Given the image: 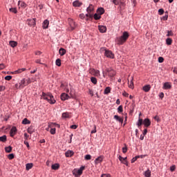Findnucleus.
<instances>
[{
    "mask_svg": "<svg viewBox=\"0 0 177 177\" xmlns=\"http://www.w3.org/2000/svg\"><path fill=\"white\" fill-rule=\"evenodd\" d=\"M82 5V3L80 2V1L76 0L73 3V6H75V8H80Z\"/></svg>",
    "mask_w": 177,
    "mask_h": 177,
    "instance_id": "obj_16",
    "label": "nucleus"
},
{
    "mask_svg": "<svg viewBox=\"0 0 177 177\" xmlns=\"http://www.w3.org/2000/svg\"><path fill=\"white\" fill-rule=\"evenodd\" d=\"M35 63H37L39 64H44V66H45L46 67H48V65H46L45 64H43V63H41V59H36Z\"/></svg>",
    "mask_w": 177,
    "mask_h": 177,
    "instance_id": "obj_44",
    "label": "nucleus"
},
{
    "mask_svg": "<svg viewBox=\"0 0 177 177\" xmlns=\"http://www.w3.org/2000/svg\"><path fill=\"white\" fill-rule=\"evenodd\" d=\"M32 167H34V165L32 163H27L26 165V171H30V169H31V168H32Z\"/></svg>",
    "mask_w": 177,
    "mask_h": 177,
    "instance_id": "obj_28",
    "label": "nucleus"
},
{
    "mask_svg": "<svg viewBox=\"0 0 177 177\" xmlns=\"http://www.w3.org/2000/svg\"><path fill=\"white\" fill-rule=\"evenodd\" d=\"M171 86L169 82H165L163 85V89H171Z\"/></svg>",
    "mask_w": 177,
    "mask_h": 177,
    "instance_id": "obj_24",
    "label": "nucleus"
},
{
    "mask_svg": "<svg viewBox=\"0 0 177 177\" xmlns=\"http://www.w3.org/2000/svg\"><path fill=\"white\" fill-rule=\"evenodd\" d=\"M5 151L6 153H11L12 152V147H10V146L6 147L5 148Z\"/></svg>",
    "mask_w": 177,
    "mask_h": 177,
    "instance_id": "obj_39",
    "label": "nucleus"
},
{
    "mask_svg": "<svg viewBox=\"0 0 177 177\" xmlns=\"http://www.w3.org/2000/svg\"><path fill=\"white\" fill-rule=\"evenodd\" d=\"M101 177H110L109 174H102Z\"/></svg>",
    "mask_w": 177,
    "mask_h": 177,
    "instance_id": "obj_64",
    "label": "nucleus"
},
{
    "mask_svg": "<svg viewBox=\"0 0 177 177\" xmlns=\"http://www.w3.org/2000/svg\"><path fill=\"white\" fill-rule=\"evenodd\" d=\"M84 169H85L84 166H82L79 169H75L73 170V175H74L75 177L81 176L82 175V172L84 171Z\"/></svg>",
    "mask_w": 177,
    "mask_h": 177,
    "instance_id": "obj_4",
    "label": "nucleus"
},
{
    "mask_svg": "<svg viewBox=\"0 0 177 177\" xmlns=\"http://www.w3.org/2000/svg\"><path fill=\"white\" fill-rule=\"evenodd\" d=\"M144 92H149V91H150V89H151V86H150V84H147L143 86L142 88Z\"/></svg>",
    "mask_w": 177,
    "mask_h": 177,
    "instance_id": "obj_21",
    "label": "nucleus"
},
{
    "mask_svg": "<svg viewBox=\"0 0 177 177\" xmlns=\"http://www.w3.org/2000/svg\"><path fill=\"white\" fill-rule=\"evenodd\" d=\"M174 36V33L171 32V30H168L167 31V37H172Z\"/></svg>",
    "mask_w": 177,
    "mask_h": 177,
    "instance_id": "obj_47",
    "label": "nucleus"
},
{
    "mask_svg": "<svg viewBox=\"0 0 177 177\" xmlns=\"http://www.w3.org/2000/svg\"><path fill=\"white\" fill-rule=\"evenodd\" d=\"M9 45H10L12 48H16V46H17V41H10Z\"/></svg>",
    "mask_w": 177,
    "mask_h": 177,
    "instance_id": "obj_26",
    "label": "nucleus"
},
{
    "mask_svg": "<svg viewBox=\"0 0 177 177\" xmlns=\"http://www.w3.org/2000/svg\"><path fill=\"white\" fill-rule=\"evenodd\" d=\"M62 118H70V113L66 112L62 113Z\"/></svg>",
    "mask_w": 177,
    "mask_h": 177,
    "instance_id": "obj_37",
    "label": "nucleus"
},
{
    "mask_svg": "<svg viewBox=\"0 0 177 177\" xmlns=\"http://www.w3.org/2000/svg\"><path fill=\"white\" fill-rule=\"evenodd\" d=\"M101 52H104V55L106 57H109V59H114V53H113L111 50L102 48Z\"/></svg>",
    "mask_w": 177,
    "mask_h": 177,
    "instance_id": "obj_3",
    "label": "nucleus"
},
{
    "mask_svg": "<svg viewBox=\"0 0 177 177\" xmlns=\"http://www.w3.org/2000/svg\"><path fill=\"white\" fill-rule=\"evenodd\" d=\"M158 62L159 63H162L164 62V58L162 57H159Z\"/></svg>",
    "mask_w": 177,
    "mask_h": 177,
    "instance_id": "obj_56",
    "label": "nucleus"
},
{
    "mask_svg": "<svg viewBox=\"0 0 177 177\" xmlns=\"http://www.w3.org/2000/svg\"><path fill=\"white\" fill-rule=\"evenodd\" d=\"M93 10H95V8L93 7V5L92 4H90L89 6L86 8L87 13L92 14V12H93Z\"/></svg>",
    "mask_w": 177,
    "mask_h": 177,
    "instance_id": "obj_13",
    "label": "nucleus"
},
{
    "mask_svg": "<svg viewBox=\"0 0 177 177\" xmlns=\"http://www.w3.org/2000/svg\"><path fill=\"white\" fill-rule=\"evenodd\" d=\"M158 13H159V15H164V9H162V8H160V9H159L158 10Z\"/></svg>",
    "mask_w": 177,
    "mask_h": 177,
    "instance_id": "obj_54",
    "label": "nucleus"
},
{
    "mask_svg": "<svg viewBox=\"0 0 177 177\" xmlns=\"http://www.w3.org/2000/svg\"><path fill=\"white\" fill-rule=\"evenodd\" d=\"M93 17L95 19V20H100V19H102V15L97 14V13H95L94 15H93Z\"/></svg>",
    "mask_w": 177,
    "mask_h": 177,
    "instance_id": "obj_31",
    "label": "nucleus"
},
{
    "mask_svg": "<svg viewBox=\"0 0 177 177\" xmlns=\"http://www.w3.org/2000/svg\"><path fill=\"white\" fill-rule=\"evenodd\" d=\"M92 156L91 155H86L85 156V160H91Z\"/></svg>",
    "mask_w": 177,
    "mask_h": 177,
    "instance_id": "obj_53",
    "label": "nucleus"
},
{
    "mask_svg": "<svg viewBox=\"0 0 177 177\" xmlns=\"http://www.w3.org/2000/svg\"><path fill=\"white\" fill-rule=\"evenodd\" d=\"M103 161V156H99L95 160V164H99V162H102Z\"/></svg>",
    "mask_w": 177,
    "mask_h": 177,
    "instance_id": "obj_30",
    "label": "nucleus"
},
{
    "mask_svg": "<svg viewBox=\"0 0 177 177\" xmlns=\"http://www.w3.org/2000/svg\"><path fill=\"white\" fill-rule=\"evenodd\" d=\"M153 118L157 122H160V118L158 116L156 115Z\"/></svg>",
    "mask_w": 177,
    "mask_h": 177,
    "instance_id": "obj_61",
    "label": "nucleus"
},
{
    "mask_svg": "<svg viewBox=\"0 0 177 177\" xmlns=\"http://www.w3.org/2000/svg\"><path fill=\"white\" fill-rule=\"evenodd\" d=\"M91 133H96V125H94V129L91 131Z\"/></svg>",
    "mask_w": 177,
    "mask_h": 177,
    "instance_id": "obj_63",
    "label": "nucleus"
},
{
    "mask_svg": "<svg viewBox=\"0 0 177 177\" xmlns=\"http://www.w3.org/2000/svg\"><path fill=\"white\" fill-rule=\"evenodd\" d=\"M0 142H6V136H3L0 137Z\"/></svg>",
    "mask_w": 177,
    "mask_h": 177,
    "instance_id": "obj_41",
    "label": "nucleus"
},
{
    "mask_svg": "<svg viewBox=\"0 0 177 177\" xmlns=\"http://www.w3.org/2000/svg\"><path fill=\"white\" fill-rule=\"evenodd\" d=\"M127 151H128V148L127 147H123L122 153H124L125 154V153H127Z\"/></svg>",
    "mask_w": 177,
    "mask_h": 177,
    "instance_id": "obj_55",
    "label": "nucleus"
},
{
    "mask_svg": "<svg viewBox=\"0 0 177 177\" xmlns=\"http://www.w3.org/2000/svg\"><path fill=\"white\" fill-rule=\"evenodd\" d=\"M143 124H144L145 127L148 128V127H150V125H151V122L150 121V119L146 118L144 120Z\"/></svg>",
    "mask_w": 177,
    "mask_h": 177,
    "instance_id": "obj_8",
    "label": "nucleus"
},
{
    "mask_svg": "<svg viewBox=\"0 0 177 177\" xmlns=\"http://www.w3.org/2000/svg\"><path fill=\"white\" fill-rule=\"evenodd\" d=\"M86 17L92 19V17H93V15L88 12L87 14H86Z\"/></svg>",
    "mask_w": 177,
    "mask_h": 177,
    "instance_id": "obj_52",
    "label": "nucleus"
},
{
    "mask_svg": "<svg viewBox=\"0 0 177 177\" xmlns=\"http://www.w3.org/2000/svg\"><path fill=\"white\" fill-rule=\"evenodd\" d=\"M24 145H26V147L28 148V150H30V144L28 143V142H27V140H25L24 142Z\"/></svg>",
    "mask_w": 177,
    "mask_h": 177,
    "instance_id": "obj_49",
    "label": "nucleus"
},
{
    "mask_svg": "<svg viewBox=\"0 0 177 177\" xmlns=\"http://www.w3.org/2000/svg\"><path fill=\"white\" fill-rule=\"evenodd\" d=\"M122 111H124V110L122 109V106L120 105V106H119V107L118 108V113H122Z\"/></svg>",
    "mask_w": 177,
    "mask_h": 177,
    "instance_id": "obj_45",
    "label": "nucleus"
},
{
    "mask_svg": "<svg viewBox=\"0 0 177 177\" xmlns=\"http://www.w3.org/2000/svg\"><path fill=\"white\" fill-rule=\"evenodd\" d=\"M114 120H116V121H118L120 122V124H122L124 122V118H120V116L115 115L113 116Z\"/></svg>",
    "mask_w": 177,
    "mask_h": 177,
    "instance_id": "obj_14",
    "label": "nucleus"
},
{
    "mask_svg": "<svg viewBox=\"0 0 177 177\" xmlns=\"http://www.w3.org/2000/svg\"><path fill=\"white\" fill-rule=\"evenodd\" d=\"M145 177H151V171L148 169L145 172Z\"/></svg>",
    "mask_w": 177,
    "mask_h": 177,
    "instance_id": "obj_32",
    "label": "nucleus"
},
{
    "mask_svg": "<svg viewBox=\"0 0 177 177\" xmlns=\"http://www.w3.org/2000/svg\"><path fill=\"white\" fill-rule=\"evenodd\" d=\"M35 129H34V127L30 126V127L28 128L27 129V132L28 133H30V135L32 133H34Z\"/></svg>",
    "mask_w": 177,
    "mask_h": 177,
    "instance_id": "obj_27",
    "label": "nucleus"
},
{
    "mask_svg": "<svg viewBox=\"0 0 177 177\" xmlns=\"http://www.w3.org/2000/svg\"><path fill=\"white\" fill-rule=\"evenodd\" d=\"M4 80H6V81H10V80H12V76L11 75H7L4 77Z\"/></svg>",
    "mask_w": 177,
    "mask_h": 177,
    "instance_id": "obj_46",
    "label": "nucleus"
},
{
    "mask_svg": "<svg viewBox=\"0 0 177 177\" xmlns=\"http://www.w3.org/2000/svg\"><path fill=\"white\" fill-rule=\"evenodd\" d=\"M162 20H164V21H166V20H168V15H165L162 17Z\"/></svg>",
    "mask_w": 177,
    "mask_h": 177,
    "instance_id": "obj_59",
    "label": "nucleus"
},
{
    "mask_svg": "<svg viewBox=\"0 0 177 177\" xmlns=\"http://www.w3.org/2000/svg\"><path fill=\"white\" fill-rule=\"evenodd\" d=\"M138 158H140V156H137L133 158L131 160V162L133 164V162H135V161H136V160H138Z\"/></svg>",
    "mask_w": 177,
    "mask_h": 177,
    "instance_id": "obj_43",
    "label": "nucleus"
},
{
    "mask_svg": "<svg viewBox=\"0 0 177 177\" xmlns=\"http://www.w3.org/2000/svg\"><path fill=\"white\" fill-rule=\"evenodd\" d=\"M105 74L106 75H109V77H114V75H115V71L111 68H106Z\"/></svg>",
    "mask_w": 177,
    "mask_h": 177,
    "instance_id": "obj_5",
    "label": "nucleus"
},
{
    "mask_svg": "<svg viewBox=\"0 0 177 177\" xmlns=\"http://www.w3.org/2000/svg\"><path fill=\"white\" fill-rule=\"evenodd\" d=\"M99 31L101 32L102 34L107 31V27L104 26H98Z\"/></svg>",
    "mask_w": 177,
    "mask_h": 177,
    "instance_id": "obj_11",
    "label": "nucleus"
},
{
    "mask_svg": "<svg viewBox=\"0 0 177 177\" xmlns=\"http://www.w3.org/2000/svg\"><path fill=\"white\" fill-rule=\"evenodd\" d=\"M18 5L19 8H22L23 9H26V8H27V4L23 1H19Z\"/></svg>",
    "mask_w": 177,
    "mask_h": 177,
    "instance_id": "obj_23",
    "label": "nucleus"
},
{
    "mask_svg": "<svg viewBox=\"0 0 177 177\" xmlns=\"http://www.w3.org/2000/svg\"><path fill=\"white\" fill-rule=\"evenodd\" d=\"M129 38V33L127 31H124L122 33V35L120 36L119 38H118V44L123 45V44H125V42H127Z\"/></svg>",
    "mask_w": 177,
    "mask_h": 177,
    "instance_id": "obj_2",
    "label": "nucleus"
},
{
    "mask_svg": "<svg viewBox=\"0 0 177 177\" xmlns=\"http://www.w3.org/2000/svg\"><path fill=\"white\" fill-rule=\"evenodd\" d=\"M24 71H26V68H19L14 72H12V74H21Z\"/></svg>",
    "mask_w": 177,
    "mask_h": 177,
    "instance_id": "obj_15",
    "label": "nucleus"
},
{
    "mask_svg": "<svg viewBox=\"0 0 177 177\" xmlns=\"http://www.w3.org/2000/svg\"><path fill=\"white\" fill-rule=\"evenodd\" d=\"M41 99H44V100H47L50 104H55L56 103V100L53 97V95L50 93H42Z\"/></svg>",
    "mask_w": 177,
    "mask_h": 177,
    "instance_id": "obj_1",
    "label": "nucleus"
},
{
    "mask_svg": "<svg viewBox=\"0 0 177 177\" xmlns=\"http://www.w3.org/2000/svg\"><path fill=\"white\" fill-rule=\"evenodd\" d=\"M10 12H12V13H17V10L15 8H10Z\"/></svg>",
    "mask_w": 177,
    "mask_h": 177,
    "instance_id": "obj_48",
    "label": "nucleus"
},
{
    "mask_svg": "<svg viewBox=\"0 0 177 177\" xmlns=\"http://www.w3.org/2000/svg\"><path fill=\"white\" fill-rule=\"evenodd\" d=\"M8 158L9 160H13V158H15V155L13 153L9 154Z\"/></svg>",
    "mask_w": 177,
    "mask_h": 177,
    "instance_id": "obj_51",
    "label": "nucleus"
},
{
    "mask_svg": "<svg viewBox=\"0 0 177 177\" xmlns=\"http://www.w3.org/2000/svg\"><path fill=\"white\" fill-rule=\"evenodd\" d=\"M59 53L60 56H64L66 55V49L62 48L59 50Z\"/></svg>",
    "mask_w": 177,
    "mask_h": 177,
    "instance_id": "obj_29",
    "label": "nucleus"
},
{
    "mask_svg": "<svg viewBox=\"0 0 177 177\" xmlns=\"http://www.w3.org/2000/svg\"><path fill=\"white\" fill-rule=\"evenodd\" d=\"M131 80L129 82H128V85H129V88H130L131 89H133V77H131Z\"/></svg>",
    "mask_w": 177,
    "mask_h": 177,
    "instance_id": "obj_18",
    "label": "nucleus"
},
{
    "mask_svg": "<svg viewBox=\"0 0 177 177\" xmlns=\"http://www.w3.org/2000/svg\"><path fill=\"white\" fill-rule=\"evenodd\" d=\"M19 89H23L24 86H26L27 84H26V79H23L21 80V82L19 83Z\"/></svg>",
    "mask_w": 177,
    "mask_h": 177,
    "instance_id": "obj_9",
    "label": "nucleus"
},
{
    "mask_svg": "<svg viewBox=\"0 0 177 177\" xmlns=\"http://www.w3.org/2000/svg\"><path fill=\"white\" fill-rule=\"evenodd\" d=\"M143 124V119H141L140 118H139L137 125L138 127V128H140V126H142Z\"/></svg>",
    "mask_w": 177,
    "mask_h": 177,
    "instance_id": "obj_35",
    "label": "nucleus"
},
{
    "mask_svg": "<svg viewBox=\"0 0 177 177\" xmlns=\"http://www.w3.org/2000/svg\"><path fill=\"white\" fill-rule=\"evenodd\" d=\"M110 92H111V88L110 87H106L105 89H104V95H109V93H110Z\"/></svg>",
    "mask_w": 177,
    "mask_h": 177,
    "instance_id": "obj_34",
    "label": "nucleus"
},
{
    "mask_svg": "<svg viewBox=\"0 0 177 177\" xmlns=\"http://www.w3.org/2000/svg\"><path fill=\"white\" fill-rule=\"evenodd\" d=\"M55 64L56 66H57L58 67H60V66H62V59H57L55 61Z\"/></svg>",
    "mask_w": 177,
    "mask_h": 177,
    "instance_id": "obj_36",
    "label": "nucleus"
},
{
    "mask_svg": "<svg viewBox=\"0 0 177 177\" xmlns=\"http://www.w3.org/2000/svg\"><path fill=\"white\" fill-rule=\"evenodd\" d=\"M50 133L51 135H55L56 133V128H51L50 130Z\"/></svg>",
    "mask_w": 177,
    "mask_h": 177,
    "instance_id": "obj_42",
    "label": "nucleus"
},
{
    "mask_svg": "<svg viewBox=\"0 0 177 177\" xmlns=\"http://www.w3.org/2000/svg\"><path fill=\"white\" fill-rule=\"evenodd\" d=\"M70 97V96H68L66 93H63L61 95V100H67V99H68Z\"/></svg>",
    "mask_w": 177,
    "mask_h": 177,
    "instance_id": "obj_19",
    "label": "nucleus"
},
{
    "mask_svg": "<svg viewBox=\"0 0 177 177\" xmlns=\"http://www.w3.org/2000/svg\"><path fill=\"white\" fill-rule=\"evenodd\" d=\"M113 3H114V5H118L120 3V2L118 1V0H111Z\"/></svg>",
    "mask_w": 177,
    "mask_h": 177,
    "instance_id": "obj_57",
    "label": "nucleus"
},
{
    "mask_svg": "<svg viewBox=\"0 0 177 177\" xmlns=\"http://www.w3.org/2000/svg\"><path fill=\"white\" fill-rule=\"evenodd\" d=\"M176 168V167H175V165H173L170 167V171H171V172H174V171H175Z\"/></svg>",
    "mask_w": 177,
    "mask_h": 177,
    "instance_id": "obj_60",
    "label": "nucleus"
},
{
    "mask_svg": "<svg viewBox=\"0 0 177 177\" xmlns=\"http://www.w3.org/2000/svg\"><path fill=\"white\" fill-rule=\"evenodd\" d=\"M24 136L25 140H28V138H30V136L28 134H27V133H25L24 134Z\"/></svg>",
    "mask_w": 177,
    "mask_h": 177,
    "instance_id": "obj_50",
    "label": "nucleus"
},
{
    "mask_svg": "<svg viewBox=\"0 0 177 177\" xmlns=\"http://www.w3.org/2000/svg\"><path fill=\"white\" fill-rule=\"evenodd\" d=\"M22 124L24 125H27L28 124H31V122H30V120H28V119L27 118H24L22 121Z\"/></svg>",
    "mask_w": 177,
    "mask_h": 177,
    "instance_id": "obj_33",
    "label": "nucleus"
},
{
    "mask_svg": "<svg viewBox=\"0 0 177 177\" xmlns=\"http://www.w3.org/2000/svg\"><path fill=\"white\" fill-rule=\"evenodd\" d=\"M14 89H20L19 88V84H16L14 86Z\"/></svg>",
    "mask_w": 177,
    "mask_h": 177,
    "instance_id": "obj_62",
    "label": "nucleus"
},
{
    "mask_svg": "<svg viewBox=\"0 0 177 177\" xmlns=\"http://www.w3.org/2000/svg\"><path fill=\"white\" fill-rule=\"evenodd\" d=\"M35 53L37 56H39L40 55H42V52H41L40 50H37Z\"/></svg>",
    "mask_w": 177,
    "mask_h": 177,
    "instance_id": "obj_58",
    "label": "nucleus"
},
{
    "mask_svg": "<svg viewBox=\"0 0 177 177\" xmlns=\"http://www.w3.org/2000/svg\"><path fill=\"white\" fill-rule=\"evenodd\" d=\"M51 168L52 169H54V171H57V169L60 168V165H59V163H55L54 165H52Z\"/></svg>",
    "mask_w": 177,
    "mask_h": 177,
    "instance_id": "obj_22",
    "label": "nucleus"
},
{
    "mask_svg": "<svg viewBox=\"0 0 177 177\" xmlns=\"http://www.w3.org/2000/svg\"><path fill=\"white\" fill-rule=\"evenodd\" d=\"M91 81L93 84H94L95 85H96V84H97V80L96 79V77H92L91 78Z\"/></svg>",
    "mask_w": 177,
    "mask_h": 177,
    "instance_id": "obj_38",
    "label": "nucleus"
},
{
    "mask_svg": "<svg viewBox=\"0 0 177 177\" xmlns=\"http://www.w3.org/2000/svg\"><path fill=\"white\" fill-rule=\"evenodd\" d=\"M166 44H167V45H172V39L167 38L166 39Z\"/></svg>",
    "mask_w": 177,
    "mask_h": 177,
    "instance_id": "obj_40",
    "label": "nucleus"
},
{
    "mask_svg": "<svg viewBox=\"0 0 177 177\" xmlns=\"http://www.w3.org/2000/svg\"><path fill=\"white\" fill-rule=\"evenodd\" d=\"M65 156L66 157H73V156H74V151L68 150L66 152Z\"/></svg>",
    "mask_w": 177,
    "mask_h": 177,
    "instance_id": "obj_20",
    "label": "nucleus"
},
{
    "mask_svg": "<svg viewBox=\"0 0 177 177\" xmlns=\"http://www.w3.org/2000/svg\"><path fill=\"white\" fill-rule=\"evenodd\" d=\"M26 23H27L28 25L30 26V27H31L32 26H35L36 21H35V19H28L26 21Z\"/></svg>",
    "mask_w": 177,
    "mask_h": 177,
    "instance_id": "obj_6",
    "label": "nucleus"
},
{
    "mask_svg": "<svg viewBox=\"0 0 177 177\" xmlns=\"http://www.w3.org/2000/svg\"><path fill=\"white\" fill-rule=\"evenodd\" d=\"M119 160H120V161L121 162H122L125 165H127V164H128V162H127V157L126 158H123L122 156H119Z\"/></svg>",
    "mask_w": 177,
    "mask_h": 177,
    "instance_id": "obj_17",
    "label": "nucleus"
},
{
    "mask_svg": "<svg viewBox=\"0 0 177 177\" xmlns=\"http://www.w3.org/2000/svg\"><path fill=\"white\" fill-rule=\"evenodd\" d=\"M17 132V129H16V127H12L10 131V135L11 138H13V136L16 135Z\"/></svg>",
    "mask_w": 177,
    "mask_h": 177,
    "instance_id": "obj_7",
    "label": "nucleus"
},
{
    "mask_svg": "<svg viewBox=\"0 0 177 177\" xmlns=\"http://www.w3.org/2000/svg\"><path fill=\"white\" fill-rule=\"evenodd\" d=\"M97 13L100 15L102 16V15H104V8H99L97 10Z\"/></svg>",
    "mask_w": 177,
    "mask_h": 177,
    "instance_id": "obj_25",
    "label": "nucleus"
},
{
    "mask_svg": "<svg viewBox=\"0 0 177 177\" xmlns=\"http://www.w3.org/2000/svg\"><path fill=\"white\" fill-rule=\"evenodd\" d=\"M42 27L44 30H46V28L49 27V20L48 19L44 20V21L42 24Z\"/></svg>",
    "mask_w": 177,
    "mask_h": 177,
    "instance_id": "obj_12",
    "label": "nucleus"
},
{
    "mask_svg": "<svg viewBox=\"0 0 177 177\" xmlns=\"http://www.w3.org/2000/svg\"><path fill=\"white\" fill-rule=\"evenodd\" d=\"M89 73L92 74V75H99L100 71H96L94 68H90L89 69Z\"/></svg>",
    "mask_w": 177,
    "mask_h": 177,
    "instance_id": "obj_10",
    "label": "nucleus"
}]
</instances>
